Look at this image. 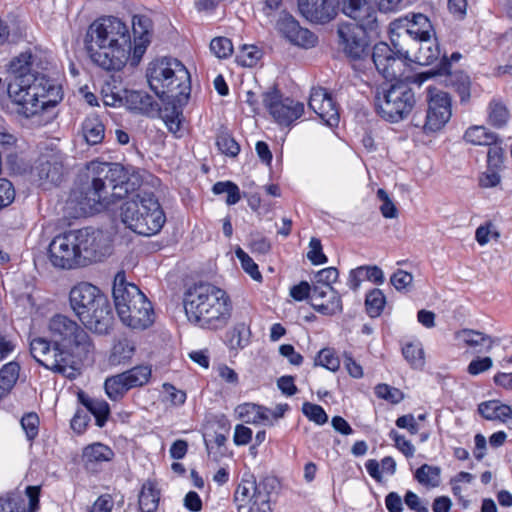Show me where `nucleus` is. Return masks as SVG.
<instances>
[{"mask_svg":"<svg viewBox=\"0 0 512 512\" xmlns=\"http://www.w3.org/2000/svg\"><path fill=\"white\" fill-rule=\"evenodd\" d=\"M113 457V450L99 442L86 446L82 453L83 462L88 469H93L96 464L109 462Z\"/></svg>","mask_w":512,"mask_h":512,"instance_id":"bb28decb","label":"nucleus"},{"mask_svg":"<svg viewBox=\"0 0 512 512\" xmlns=\"http://www.w3.org/2000/svg\"><path fill=\"white\" fill-rule=\"evenodd\" d=\"M216 144L218 149L227 156L235 157L240 151L239 144L227 133L218 135Z\"/></svg>","mask_w":512,"mask_h":512,"instance_id":"09e8293b","label":"nucleus"},{"mask_svg":"<svg viewBox=\"0 0 512 512\" xmlns=\"http://www.w3.org/2000/svg\"><path fill=\"white\" fill-rule=\"evenodd\" d=\"M298 9L304 18L317 24L327 23L336 15L331 0H298Z\"/></svg>","mask_w":512,"mask_h":512,"instance_id":"5701e85b","label":"nucleus"},{"mask_svg":"<svg viewBox=\"0 0 512 512\" xmlns=\"http://www.w3.org/2000/svg\"><path fill=\"white\" fill-rule=\"evenodd\" d=\"M329 96L330 94L324 88L313 89L308 103L309 108L317 113L321 110V107H323L324 102Z\"/></svg>","mask_w":512,"mask_h":512,"instance_id":"338daca9","label":"nucleus"},{"mask_svg":"<svg viewBox=\"0 0 512 512\" xmlns=\"http://www.w3.org/2000/svg\"><path fill=\"white\" fill-rule=\"evenodd\" d=\"M372 60L377 71L384 78L396 81L402 76L408 59L395 54L389 44L380 42L373 47Z\"/></svg>","mask_w":512,"mask_h":512,"instance_id":"a211bd4d","label":"nucleus"},{"mask_svg":"<svg viewBox=\"0 0 512 512\" xmlns=\"http://www.w3.org/2000/svg\"><path fill=\"white\" fill-rule=\"evenodd\" d=\"M491 237L495 239L499 237V232L492 223L479 226L475 232V238L480 245L487 244Z\"/></svg>","mask_w":512,"mask_h":512,"instance_id":"0e129e2a","label":"nucleus"},{"mask_svg":"<svg viewBox=\"0 0 512 512\" xmlns=\"http://www.w3.org/2000/svg\"><path fill=\"white\" fill-rule=\"evenodd\" d=\"M341 12L355 21V25L370 28L374 31L378 27L377 11L368 0H338Z\"/></svg>","mask_w":512,"mask_h":512,"instance_id":"aec40b11","label":"nucleus"},{"mask_svg":"<svg viewBox=\"0 0 512 512\" xmlns=\"http://www.w3.org/2000/svg\"><path fill=\"white\" fill-rule=\"evenodd\" d=\"M7 93L11 100L12 112L30 118L43 111L44 108L52 103L55 104V99L43 100L37 98V92L28 89V85L21 81H9L7 86Z\"/></svg>","mask_w":512,"mask_h":512,"instance_id":"4468645a","label":"nucleus"},{"mask_svg":"<svg viewBox=\"0 0 512 512\" xmlns=\"http://www.w3.org/2000/svg\"><path fill=\"white\" fill-rule=\"evenodd\" d=\"M479 414L492 421L506 422L512 418V408L506 404H502L497 400L482 402L478 405Z\"/></svg>","mask_w":512,"mask_h":512,"instance_id":"c756f323","label":"nucleus"},{"mask_svg":"<svg viewBox=\"0 0 512 512\" xmlns=\"http://www.w3.org/2000/svg\"><path fill=\"white\" fill-rule=\"evenodd\" d=\"M51 342L61 350L64 363L76 367V359L82 360L90 354L94 346L88 333L81 325L66 315H54L48 325Z\"/></svg>","mask_w":512,"mask_h":512,"instance_id":"9d476101","label":"nucleus"},{"mask_svg":"<svg viewBox=\"0 0 512 512\" xmlns=\"http://www.w3.org/2000/svg\"><path fill=\"white\" fill-rule=\"evenodd\" d=\"M85 181L80 191L74 190L67 201V209L74 210L75 218L93 214L116 200L126 197L140 187V176H128L118 163L92 161L83 175Z\"/></svg>","mask_w":512,"mask_h":512,"instance_id":"f257e3e1","label":"nucleus"},{"mask_svg":"<svg viewBox=\"0 0 512 512\" xmlns=\"http://www.w3.org/2000/svg\"><path fill=\"white\" fill-rule=\"evenodd\" d=\"M100 231L91 228L71 230L56 236L49 245L53 266L73 269L102 261L109 253Z\"/></svg>","mask_w":512,"mask_h":512,"instance_id":"7ed1b4c3","label":"nucleus"},{"mask_svg":"<svg viewBox=\"0 0 512 512\" xmlns=\"http://www.w3.org/2000/svg\"><path fill=\"white\" fill-rule=\"evenodd\" d=\"M315 365H320L334 372L338 370L340 361L331 349H322L315 358Z\"/></svg>","mask_w":512,"mask_h":512,"instance_id":"603ef678","label":"nucleus"},{"mask_svg":"<svg viewBox=\"0 0 512 512\" xmlns=\"http://www.w3.org/2000/svg\"><path fill=\"white\" fill-rule=\"evenodd\" d=\"M121 220L133 232L151 236L161 230L166 218L154 194L140 190L121 206Z\"/></svg>","mask_w":512,"mask_h":512,"instance_id":"1a4fd4ad","label":"nucleus"},{"mask_svg":"<svg viewBox=\"0 0 512 512\" xmlns=\"http://www.w3.org/2000/svg\"><path fill=\"white\" fill-rule=\"evenodd\" d=\"M210 50L219 59L227 58L233 53V44L226 37H216L210 43Z\"/></svg>","mask_w":512,"mask_h":512,"instance_id":"de8ad7c7","label":"nucleus"},{"mask_svg":"<svg viewBox=\"0 0 512 512\" xmlns=\"http://www.w3.org/2000/svg\"><path fill=\"white\" fill-rule=\"evenodd\" d=\"M168 103L164 107L163 110H161L160 114L158 116H161L163 121L165 122L168 130L172 133H177L180 130L181 125V116L182 111L181 109L174 103L176 99H167Z\"/></svg>","mask_w":512,"mask_h":512,"instance_id":"a19ab883","label":"nucleus"},{"mask_svg":"<svg viewBox=\"0 0 512 512\" xmlns=\"http://www.w3.org/2000/svg\"><path fill=\"white\" fill-rule=\"evenodd\" d=\"M339 277L335 267L318 271L312 285L311 305L319 313L334 315L342 311V301L339 293L331 286Z\"/></svg>","mask_w":512,"mask_h":512,"instance_id":"9b49d317","label":"nucleus"},{"mask_svg":"<svg viewBox=\"0 0 512 512\" xmlns=\"http://www.w3.org/2000/svg\"><path fill=\"white\" fill-rule=\"evenodd\" d=\"M30 353L32 357L45 368L60 373L68 378H74L77 374V368L72 363H64V356L60 355L61 350L57 349L51 341L46 338H34L30 342Z\"/></svg>","mask_w":512,"mask_h":512,"instance_id":"2eb2a0df","label":"nucleus"},{"mask_svg":"<svg viewBox=\"0 0 512 512\" xmlns=\"http://www.w3.org/2000/svg\"><path fill=\"white\" fill-rule=\"evenodd\" d=\"M163 390L168 395L167 400L173 405H182L186 400V393L170 383H164Z\"/></svg>","mask_w":512,"mask_h":512,"instance_id":"774afa93","label":"nucleus"},{"mask_svg":"<svg viewBox=\"0 0 512 512\" xmlns=\"http://www.w3.org/2000/svg\"><path fill=\"white\" fill-rule=\"evenodd\" d=\"M467 142L474 145L491 146L499 142V137L484 126L470 127L464 135Z\"/></svg>","mask_w":512,"mask_h":512,"instance_id":"58836bf2","label":"nucleus"},{"mask_svg":"<svg viewBox=\"0 0 512 512\" xmlns=\"http://www.w3.org/2000/svg\"><path fill=\"white\" fill-rule=\"evenodd\" d=\"M260 51L255 46H243L238 55V62L246 67L254 66L260 58Z\"/></svg>","mask_w":512,"mask_h":512,"instance_id":"bf43d9fd","label":"nucleus"},{"mask_svg":"<svg viewBox=\"0 0 512 512\" xmlns=\"http://www.w3.org/2000/svg\"><path fill=\"white\" fill-rule=\"evenodd\" d=\"M450 85L458 94L461 104H466L470 100V77L462 71L452 73L450 71Z\"/></svg>","mask_w":512,"mask_h":512,"instance_id":"79ce46f5","label":"nucleus"},{"mask_svg":"<svg viewBox=\"0 0 512 512\" xmlns=\"http://www.w3.org/2000/svg\"><path fill=\"white\" fill-rule=\"evenodd\" d=\"M150 88L165 102L166 99H187L190 75L185 66L174 58H161L151 62L146 72Z\"/></svg>","mask_w":512,"mask_h":512,"instance_id":"6e6552de","label":"nucleus"},{"mask_svg":"<svg viewBox=\"0 0 512 512\" xmlns=\"http://www.w3.org/2000/svg\"><path fill=\"white\" fill-rule=\"evenodd\" d=\"M366 310L371 317H378L385 305V296L380 289L370 291L365 299Z\"/></svg>","mask_w":512,"mask_h":512,"instance_id":"a18cd8bd","label":"nucleus"},{"mask_svg":"<svg viewBox=\"0 0 512 512\" xmlns=\"http://www.w3.org/2000/svg\"><path fill=\"white\" fill-rule=\"evenodd\" d=\"M307 258L314 265L324 264L328 261L326 255L322 252V244L318 238H311Z\"/></svg>","mask_w":512,"mask_h":512,"instance_id":"6e6d98bb","label":"nucleus"},{"mask_svg":"<svg viewBox=\"0 0 512 512\" xmlns=\"http://www.w3.org/2000/svg\"><path fill=\"white\" fill-rule=\"evenodd\" d=\"M80 402L95 417L96 425L103 427L110 415L109 404L102 399L91 398L83 392L78 395Z\"/></svg>","mask_w":512,"mask_h":512,"instance_id":"7c9ffc66","label":"nucleus"},{"mask_svg":"<svg viewBox=\"0 0 512 512\" xmlns=\"http://www.w3.org/2000/svg\"><path fill=\"white\" fill-rule=\"evenodd\" d=\"M26 85H28V89L37 92V98L43 100L55 99L56 102L58 99H61L59 96L60 88L56 86L52 80L48 79L44 75H35L31 77V80H25Z\"/></svg>","mask_w":512,"mask_h":512,"instance_id":"cd10ccee","label":"nucleus"},{"mask_svg":"<svg viewBox=\"0 0 512 512\" xmlns=\"http://www.w3.org/2000/svg\"><path fill=\"white\" fill-rule=\"evenodd\" d=\"M125 107L140 115L154 118L157 117L161 108L152 95L143 90H124Z\"/></svg>","mask_w":512,"mask_h":512,"instance_id":"4be33fe9","label":"nucleus"},{"mask_svg":"<svg viewBox=\"0 0 512 512\" xmlns=\"http://www.w3.org/2000/svg\"><path fill=\"white\" fill-rule=\"evenodd\" d=\"M487 341L489 342V348H491L493 341L489 335L479 330L462 328L454 331L451 346L468 353L470 349H476Z\"/></svg>","mask_w":512,"mask_h":512,"instance_id":"393cba45","label":"nucleus"},{"mask_svg":"<svg viewBox=\"0 0 512 512\" xmlns=\"http://www.w3.org/2000/svg\"><path fill=\"white\" fill-rule=\"evenodd\" d=\"M341 12L355 21V25L370 28L374 31L378 27L377 11L368 0H338Z\"/></svg>","mask_w":512,"mask_h":512,"instance_id":"6ab92c4d","label":"nucleus"},{"mask_svg":"<svg viewBox=\"0 0 512 512\" xmlns=\"http://www.w3.org/2000/svg\"><path fill=\"white\" fill-rule=\"evenodd\" d=\"M152 375L148 365L135 366L106 379L104 387L111 400L121 399L130 389L146 385Z\"/></svg>","mask_w":512,"mask_h":512,"instance_id":"dca6fc26","label":"nucleus"},{"mask_svg":"<svg viewBox=\"0 0 512 512\" xmlns=\"http://www.w3.org/2000/svg\"><path fill=\"white\" fill-rule=\"evenodd\" d=\"M84 44L90 59L107 71H120L132 57L129 29L115 17L100 18L90 24Z\"/></svg>","mask_w":512,"mask_h":512,"instance_id":"f03ea898","label":"nucleus"},{"mask_svg":"<svg viewBox=\"0 0 512 512\" xmlns=\"http://www.w3.org/2000/svg\"><path fill=\"white\" fill-rule=\"evenodd\" d=\"M39 418L35 413H28L21 419V426L29 440H33L38 434Z\"/></svg>","mask_w":512,"mask_h":512,"instance_id":"e2e57ef3","label":"nucleus"},{"mask_svg":"<svg viewBox=\"0 0 512 512\" xmlns=\"http://www.w3.org/2000/svg\"><path fill=\"white\" fill-rule=\"evenodd\" d=\"M251 503L249 512H272L270 493L267 489H263V492L258 491L255 495V500Z\"/></svg>","mask_w":512,"mask_h":512,"instance_id":"052dcab7","label":"nucleus"},{"mask_svg":"<svg viewBox=\"0 0 512 512\" xmlns=\"http://www.w3.org/2000/svg\"><path fill=\"white\" fill-rule=\"evenodd\" d=\"M263 489H267V484L265 482L256 483L255 480L242 479L234 493V501L237 503H242L246 500L253 502L257 492H263Z\"/></svg>","mask_w":512,"mask_h":512,"instance_id":"e433bc0d","label":"nucleus"},{"mask_svg":"<svg viewBox=\"0 0 512 512\" xmlns=\"http://www.w3.org/2000/svg\"><path fill=\"white\" fill-rule=\"evenodd\" d=\"M150 27V19L145 16H134L133 18V32L135 35H139L138 41H135L133 53L131 57L132 65H137L146 48L149 44L148 30Z\"/></svg>","mask_w":512,"mask_h":512,"instance_id":"a878e982","label":"nucleus"},{"mask_svg":"<svg viewBox=\"0 0 512 512\" xmlns=\"http://www.w3.org/2000/svg\"><path fill=\"white\" fill-rule=\"evenodd\" d=\"M492 366L493 360L491 357H476L469 363L467 367V372L471 376H476L488 371L489 369L492 368Z\"/></svg>","mask_w":512,"mask_h":512,"instance_id":"680f3d73","label":"nucleus"},{"mask_svg":"<svg viewBox=\"0 0 512 512\" xmlns=\"http://www.w3.org/2000/svg\"><path fill=\"white\" fill-rule=\"evenodd\" d=\"M405 33L411 38V42L435 35L430 20L423 14L413 15Z\"/></svg>","mask_w":512,"mask_h":512,"instance_id":"f704fd0d","label":"nucleus"},{"mask_svg":"<svg viewBox=\"0 0 512 512\" xmlns=\"http://www.w3.org/2000/svg\"><path fill=\"white\" fill-rule=\"evenodd\" d=\"M417 481L427 487H436L440 483V470L437 467L422 465L415 473Z\"/></svg>","mask_w":512,"mask_h":512,"instance_id":"37998d69","label":"nucleus"},{"mask_svg":"<svg viewBox=\"0 0 512 512\" xmlns=\"http://www.w3.org/2000/svg\"><path fill=\"white\" fill-rule=\"evenodd\" d=\"M135 353V345L128 339L118 340L111 351L109 362L112 365L128 363Z\"/></svg>","mask_w":512,"mask_h":512,"instance_id":"4c0bfd02","label":"nucleus"},{"mask_svg":"<svg viewBox=\"0 0 512 512\" xmlns=\"http://www.w3.org/2000/svg\"><path fill=\"white\" fill-rule=\"evenodd\" d=\"M409 52L408 61L422 66L430 65L440 56L437 38L434 35L414 40L409 44Z\"/></svg>","mask_w":512,"mask_h":512,"instance_id":"b1692460","label":"nucleus"},{"mask_svg":"<svg viewBox=\"0 0 512 512\" xmlns=\"http://www.w3.org/2000/svg\"><path fill=\"white\" fill-rule=\"evenodd\" d=\"M235 412L238 418L246 423L257 424L269 420L267 409L253 403L239 405L236 407Z\"/></svg>","mask_w":512,"mask_h":512,"instance_id":"c9c22d12","label":"nucleus"},{"mask_svg":"<svg viewBox=\"0 0 512 512\" xmlns=\"http://www.w3.org/2000/svg\"><path fill=\"white\" fill-rule=\"evenodd\" d=\"M375 393L379 398L390 401L393 404L399 403L404 395L403 393L394 387H391L387 384H379L375 388Z\"/></svg>","mask_w":512,"mask_h":512,"instance_id":"5fc2aeb1","label":"nucleus"},{"mask_svg":"<svg viewBox=\"0 0 512 512\" xmlns=\"http://www.w3.org/2000/svg\"><path fill=\"white\" fill-rule=\"evenodd\" d=\"M302 412L309 418V420L314 421L319 425L325 424L328 420V416L324 409L316 404L305 402L302 406Z\"/></svg>","mask_w":512,"mask_h":512,"instance_id":"3c124183","label":"nucleus"},{"mask_svg":"<svg viewBox=\"0 0 512 512\" xmlns=\"http://www.w3.org/2000/svg\"><path fill=\"white\" fill-rule=\"evenodd\" d=\"M377 197L382 202L380 205V211L385 218H396L398 211L395 204L389 198L387 192L384 189H378Z\"/></svg>","mask_w":512,"mask_h":512,"instance_id":"4d7b16f0","label":"nucleus"},{"mask_svg":"<svg viewBox=\"0 0 512 512\" xmlns=\"http://www.w3.org/2000/svg\"><path fill=\"white\" fill-rule=\"evenodd\" d=\"M501 143L502 141L499 139V142L489 146L487 153V163L489 168L499 169L503 164L504 150L501 147Z\"/></svg>","mask_w":512,"mask_h":512,"instance_id":"13d9d810","label":"nucleus"},{"mask_svg":"<svg viewBox=\"0 0 512 512\" xmlns=\"http://www.w3.org/2000/svg\"><path fill=\"white\" fill-rule=\"evenodd\" d=\"M316 114L330 127L337 126L339 123V112L331 96L327 98L321 110Z\"/></svg>","mask_w":512,"mask_h":512,"instance_id":"49530a36","label":"nucleus"},{"mask_svg":"<svg viewBox=\"0 0 512 512\" xmlns=\"http://www.w3.org/2000/svg\"><path fill=\"white\" fill-rule=\"evenodd\" d=\"M412 281V274L401 269H398L390 278L391 284L398 291L407 289L409 286H411Z\"/></svg>","mask_w":512,"mask_h":512,"instance_id":"69168bd1","label":"nucleus"},{"mask_svg":"<svg viewBox=\"0 0 512 512\" xmlns=\"http://www.w3.org/2000/svg\"><path fill=\"white\" fill-rule=\"evenodd\" d=\"M236 256L240 260L242 268L254 279L260 280L262 278L261 273L258 270L257 264L253 259L245 253L241 248L236 250Z\"/></svg>","mask_w":512,"mask_h":512,"instance_id":"864d4df0","label":"nucleus"},{"mask_svg":"<svg viewBox=\"0 0 512 512\" xmlns=\"http://www.w3.org/2000/svg\"><path fill=\"white\" fill-rule=\"evenodd\" d=\"M447 76L448 57L444 54L439 68L406 76L404 79L394 81L387 88L378 90L375 96L377 113L390 122L403 120L411 113L416 103L410 84L421 86L428 80L433 79L437 82L439 77Z\"/></svg>","mask_w":512,"mask_h":512,"instance_id":"20e7f679","label":"nucleus"},{"mask_svg":"<svg viewBox=\"0 0 512 512\" xmlns=\"http://www.w3.org/2000/svg\"><path fill=\"white\" fill-rule=\"evenodd\" d=\"M276 27L281 35L294 45L311 48L317 43V36L307 28L301 27L289 14H283L277 21Z\"/></svg>","mask_w":512,"mask_h":512,"instance_id":"412c9836","label":"nucleus"},{"mask_svg":"<svg viewBox=\"0 0 512 512\" xmlns=\"http://www.w3.org/2000/svg\"><path fill=\"white\" fill-rule=\"evenodd\" d=\"M70 307L89 330L106 334L113 323V313L107 296L101 290L88 283L80 282L69 293Z\"/></svg>","mask_w":512,"mask_h":512,"instance_id":"423d86ee","label":"nucleus"},{"mask_svg":"<svg viewBox=\"0 0 512 512\" xmlns=\"http://www.w3.org/2000/svg\"><path fill=\"white\" fill-rule=\"evenodd\" d=\"M368 31H370V28L353 23L339 24L337 29L339 45L346 56L354 60L364 59L369 56L370 39Z\"/></svg>","mask_w":512,"mask_h":512,"instance_id":"f3484780","label":"nucleus"},{"mask_svg":"<svg viewBox=\"0 0 512 512\" xmlns=\"http://www.w3.org/2000/svg\"><path fill=\"white\" fill-rule=\"evenodd\" d=\"M402 353L411 366L420 368L424 365V353L420 346L409 343L402 349Z\"/></svg>","mask_w":512,"mask_h":512,"instance_id":"8fccbe9b","label":"nucleus"},{"mask_svg":"<svg viewBox=\"0 0 512 512\" xmlns=\"http://www.w3.org/2000/svg\"><path fill=\"white\" fill-rule=\"evenodd\" d=\"M183 304L188 320L201 328H223L231 317L229 296L210 283H200L188 289Z\"/></svg>","mask_w":512,"mask_h":512,"instance_id":"39448f33","label":"nucleus"},{"mask_svg":"<svg viewBox=\"0 0 512 512\" xmlns=\"http://www.w3.org/2000/svg\"><path fill=\"white\" fill-rule=\"evenodd\" d=\"M64 166L59 157L52 156L38 166V176L40 179L47 180L53 184H58L62 180Z\"/></svg>","mask_w":512,"mask_h":512,"instance_id":"72a5a7b5","label":"nucleus"},{"mask_svg":"<svg viewBox=\"0 0 512 512\" xmlns=\"http://www.w3.org/2000/svg\"><path fill=\"white\" fill-rule=\"evenodd\" d=\"M113 298L124 325L143 330L153 323L154 312L150 301L135 284L126 281L124 271L117 272L114 277Z\"/></svg>","mask_w":512,"mask_h":512,"instance_id":"0eeeda50","label":"nucleus"},{"mask_svg":"<svg viewBox=\"0 0 512 512\" xmlns=\"http://www.w3.org/2000/svg\"><path fill=\"white\" fill-rule=\"evenodd\" d=\"M159 504V491L152 482L142 486L139 494V509L141 512H155Z\"/></svg>","mask_w":512,"mask_h":512,"instance_id":"ea45409f","label":"nucleus"},{"mask_svg":"<svg viewBox=\"0 0 512 512\" xmlns=\"http://www.w3.org/2000/svg\"><path fill=\"white\" fill-rule=\"evenodd\" d=\"M81 133L87 144L97 145L104 139L105 127L97 115L91 114L82 122Z\"/></svg>","mask_w":512,"mask_h":512,"instance_id":"c85d7f7f","label":"nucleus"},{"mask_svg":"<svg viewBox=\"0 0 512 512\" xmlns=\"http://www.w3.org/2000/svg\"><path fill=\"white\" fill-rule=\"evenodd\" d=\"M510 117L506 104L497 98H493L487 106V122L494 128H503Z\"/></svg>","mask_w":512,"mask_h":512,"instance_id":"473e14b6","label":"nucleus"},{"mask_svg":"<svg viewBox=\"0 0 512 512\" xmlns=\"http://www.w3.org/2000/svg\"><path fill=\"white\" fill-rule=\"evenodd\" d=\"M436 84L429 85L428 92V110L426 121L423 126L425 133L437 132L443 129L448 122V87L447 77Z\"/></svg>","mask_w":512,"mask_h":512,"instance_id":"ddd939ff","label":"nucleus"},{"mask_svg":"<svg viewBox=\"0 0 512 512\" xmlns=\"http://www.w3.org/2000/svg\"><path fill=\"white\" fill-rule=\"evenodd\" d=\"M262 104L274 121L281 126H289L304 113V105L290 98H283L276 87L262 93Z\"/></svg>","mask_w":512,"mask_h":512,"instance_id":"f8f14e48","label":"nucleus"},{"mask_svg":"<svg viewBox=\"0 0 512 512\" xmlns=\"http://www.w3.org/2000/svg\"><path fill=\"white\" fill-rule=\"evenodd\" d=\"M32 54L25 52L14 58L9 64V73L13 76L10 81L31 80L33 73L31 72Z\"/></svg>","mask_w":512,"mask_h":512,"instance_id":"2f4dec72","label":"nucleus"},{"mask_svg":"<svg viewBox=\"0 0 512 512\" xmlns=\"http://www.w3.org/2000/svg\"><path fill=\"white\" fill-rule=\"evenodd\" d=\"M19 370L20 367L16 362H9L0 370V386L6 393H8L16 383L19 377Z\"/></svg>","mask_w":512,"mask_h":512,"instance_id":"c03bdc74","label":"nucleus"}]
</instances>
